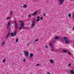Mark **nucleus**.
Wrapping results in <instances>:
<instances>
[{"instance_id":"1","label":"nucleus","mask_w":74,"mask_h":74,"mask_svg":"<svg viewBox=\"0 0 74 74\" xmlns=\"http://www.w3.org/2000/svg\"><path fill=\"white\" fill-rule=\"evenodd\" d=\"M15 23V26L14 27L15 29H16V30H14V33H12L11 34V36L12 37H14V36H16V34H17V33L18 32L17 31V30L16 29L18 28V25L17 24V22L16 21V20L14 21Z\"/></svg>"},{"instance_id":"2","label":"nucleus","mask_w":74,"mask_h":74,"mask_svg":"<svg viewBox=\"0 0 74 74\" xmlns=\"http://www.w3.org/2000/svg\"><path fill=\"white\" fill-rule=\"evenodd\" d=\"M59 39H60L61 41H64L66 44H69V40H68L67 38L66 37H64L63 39H62V37H59Z\"/></svg>"},{"instance_id":"3","label":"nucleus","mask_w":74,"mask_h":74,"mask_svg":"<svg viewBox=\"0 0 74 74\" xmlns=\"http://www.w3.org/2000/svg\"><path fill=\"white\" fill-rule=\"evenodd\" d=\"M24 52L25 55V56H26V57H28V56H29V51H25Z\"/></svg>"},{"instance_id":"4","label":"nucleus","mask_w":74,"mask_h":74,"mask_svg":"<svg viewBox=\"0 0 74 74\" xmlns=\"http://www.w3.org/2000/svg\"><path fill=\"white\" fill-rule=\"evenodd\" d=\"M20 22L21 23V26L23 27L24 26L25 23H23V21H20Z\"/></svg>"},{"instance_id":"5","label":"nucleus","mask_w":74,"mask_h":74,"mask_svg":"<svg viewBox=\"0 0 74 74\" xmlns=\"http://www.w3.org/2000/svg\"><path fill=\"white\" fill-rule=\"evenodd\" d=\"M59 2L60 4H62L64 2V0H59Z\"/></svg>"},{"instance_id":"6","label":"nucleus","mask_w":74,"mask_h":74,"mask_svg":"<svg viewBox=\"0 0 74 74\" xmlns=\"http://www.w3.org/2000/svg\"><path fill=\"white\" fill-rule=\"evenodd\" d=\"M49 62L51 64H52V63L54 62V61L52 59H50L49 60Z\"/></svg>"},{"instance_id":"7","label":"nucleus","mask_w":74,"mask_h":74,"mask_svg":"<svg viewBox=\"0 0 74 74\" xmlns=\"http://www.w3.org/2000/svg\"><path fill=\"white\" fill-rule=\"evenodd\" d=\"M34 55L32 53H31L30 54L29 58H32L33 57Z\"/></svg>"},{"instance_id":"8","label":"nucleus","mask_w":74,"mask_h":74,"mask_svg":"<svg viewBox=\"0 0 74 74\" xmlns=\"http://www.w3.org/2000/svg\"><path fill=\"white\" fill-rule=\"evenodd\" d=\"M23 7L24 8H26L27 7V4H24L23 5Z\"/></svg>"},{"instance_id":"9","label":"nucleus","mask_w":74,"mask_h":74,"mask_svg":"<svg viewBox=\"0 0 74 74\" xmlns=\"http://www.w3.org/2000/svg\"><path fill=\"white\" fill-rule=\"evenodd\" d=\"M70 73L71 74H74V70H72L70 71Z\"/></svg>"},{"instance_id":"10","label":"nucleus","mask_w":74,"mask_h":74,"mask_svg":"<svg viewBox=\"0 0 74 74\" xmlns=\"http://www.w3.org/2000/svg\"><path fill=\"white\" fill-rule=\"evenodd\" d=\"M37 14V12L36 11V12H34L33 14H32V16H35Z\"/></svg>"},{"instance_id":"11","label":"nucleus","mask_w":74,"mask_h":74,"mask_svg":"<svg viewBox=\"0 0 74 74\" xmlns=\"http://www.w3.org/2000/svg\"><path fill=\"white\" fill-rule=\"evenodd\" d=\"M52 44H53V42H51L50 43V45L51 48H53V45H52Z\"/></svg>"},{"instance_id":"12","label":"nucleus","mask_w":74,"mask_h":74,"mask_svg":"<svg viewBox=\"0 0 74 74\" xmlns=\"http://www.w3.org/2000/svg\"><path fill=\"white\" fill-rule=\"evenodd\" d=\"M5 45V42L4 41H3L1 43V45L2 46H4Z\"/></svg>"},{"instance_id":"13","label":"nucleus","mask_w":74,"mask_h":74,"mask_svg":"<svg viewBox=\"0 0 74 74\" xmlns=\"http://www.w3.org/2000/svg\"><path fill=\"white\" fill-rule=\"evenodd\" d=\"M37 22H39V21H40V16H38L37 17Z\"/></svg>"},{"instance_id":"14","label":"nucleus","mask_w":74,"mask_h":74,"mask_svg":"<svg viewBox=\"0 0 74 74\" xmlns=\"http://www.w3.org/2000/svg\"><path fill=\"white\" fill-rule=\"evenodd\" d=\"M10 22H9L8 24V25H7V27H9V26H10Z\"/></svg>"},{"instance_id":"15","label":"nucleus","mask_w":74,"mask_h":74,"mask_svg":"<svg viewBox=\"0 0 74 74\" xmlns=\"http://www.w3.org/2000/svg\"><path fill=\"white\" fill-rule=\"evenodd\" d=\"M10 35V33H9L8 34H7L6 36V38L7 39V38H8V36H9V35Z\"/></svg>"},{"instance_id":"16","label":"nucleus","mask_w":74,"mask_h":74,"mask_svg":"<svg viewBox=\"0 0 74 74\" xmlns=\"http://www.w3.org/2000/svg\"><path fill=\"white\" fill-rule=\"evenodd\" d=\"M40 66V64H37L35 65L36 67H38V66Z\"/></svg>"},{"instance_id":"17","label":"nucleus","mask_w":74,"mask_h":74,"mask_svg":"<svg viewBox=\"0 0 74 74\" xmlns=\"http://www.w3.org/2000/svg\"><path fill=\"white\" fill-rule=\"evenodd\" d=\"M32 26H34V25H35V23L34 22H33L32 24Z\"/></svg>"},{"instance_id":"18","label":"nucleus","mask_w":74,"mask_h":74,"mask_svg":"<svg viewBox=\"0 0 74 74\" xmlns=\"http://www.w3.org/2000/svg\"><path fill=\"white\" fill-rule=\"evenodd\" d=\"M5 59L4 58L3 59L2 62L3 63H5Z\"/></svg>"},{"instance_id":"19","label":"nucleus","mask_w":74,"mask_h":74,"mask_svg":"<svg viewBox=\"0 0 74 74\" xmlns=\"http://www.w3.org/2000/svg\"><path fill=\"white\" fill-rule=\"evenodd\" d=\"M10 16H12V10H11L10 12Z\"/></svg>"},{"instance_id":"20","label":"nucleus","mask_w":74,"mask_h":74,"mask_svg":"<svg viewBox=\"0 0 74 74\" xmlns=\"http://www.w3.org/2000/svg\"><path fill=\"white\" fill-rule=\"evenodd\" d=\"M55 39L56 40H58V39H59V37H58V36L56 37L55 38Z\"/></svg>"},{"instance_id":"21","label":"nucleus","mask_w":74,"mask_h":74,"mask_svg":"<svg viewBox=\"0 0 74 74\" xmlns=\"http://www.w3.org/2000/svg\"><path fill=\"white\" fill-rule=\"evenodd\" d=\"M71 14H68V16L69 17V18H71Z\"/></svg>"},{"instance_id":"22","label":"nucleus","mask_w":74,"mask_h":74,"mask_svg":"<svg viewBox=\"0 0 74 74\" xmlns=\"http://www.w3.org/2000/svg\"><path fill=\"white\" fill-rule=\"evenodd\" d=\"M64 52H66L67 51L66 50H64L62 51Z\"/></svg>"},{"instance_id":"23","label":"nucleus","mask_w":74,"mask_h":74,"mask_svg":"<svg viewBox=\"0 0 74 74\" xmlns=\"http://www.w3.org/2000/svg\"><path fill=\"white\" fill-rule=\"evenodd\" d=\"M18 39L17 38V39H16V42H18Z\"/></svg>"},{"instance_id":"24","label":"nucleus","mask_w":74,"mask_h":74,"mask_svg":"<svg viewBox=\"0 0 74 74\" xmlns=\"http://www.w3.org/2000/svg\"><path fill=\"white\" fill-rule=\"evenodd\" d=\"M10 18V17H8V18H7L6 19L7 20H8V19H9Z\"/></svg>"},{"instance_id":"25","label":"nucleus","mask_w":74,"mask_h":74,"mask_svg":"<svg viewBox=\"0 0 74 74\" xmlns=\"http://www.w3.org/2000/svg\"><path fill=\"white\" fill-rule=\"evenodd\" d=\"M42 19H43V18L42 17H40V19L41 20H42Z\"/></svg>"},{"instance_id":"26","label":"nucleus","mask_w":74,"mask_h":74,"mask_svg":"<svg viewBox=\"0 0 74 74\" xmlns=\"http://www.w3.org/2000/svg\"><path fill=\"white\" fill-rule=\"evenodd\" d=\"M28 16L30 18L31 17V15L30 14H29Z\"/></svg>"},{"instance_id":"27","label":"nucleus","mask_w":74,"mask_h":74,"mask_svg":"<svg viewBox=\"0 0 74 74\" xmlns=\"http://www.w3.org/2000/svg\"><path fill=\"white\" fill-rule=\"evenodd\" d=\"M38 39L35 40V41H38Z\"/></svg>"},{"instance_id":"28","label":"nucleus","mask_w":74,"mask_h":74,"mask_svg":"<svg viewBox=\"0 0 74 74\" xmlns=\"http://www.w3.org/2000/svg\"><path fill=\"white\" fill-rule=\"evenodd\" d=\"M68 54H69V55H71V54L69 52H68Z\"/></svg>"},{"instance_id":"29","label":"nucleus","mask_w":74,"mask_h":74,"mask_svg":"<svg viewBox=\"0 0 74 74\" xmlns=\"http://www.w3.org/2000/svg\"><path fill=\"white\" fill-rule=\"evenodd\" d=\"M23 27H19V29H22V28Z\"/></svg>"},{"instance_id":"30","label":"nucleus","mask_w":74,"mask_h":74,"mask_svg":"<svg viewBox=\"0 0 74 74\" xmlns=\"http://www.w3.org/2000/svg\"><path fill=\"white\" fill-rule=\"evenodd\" d=\"M69 67H70V66H71V64H69Z\"/></svg>"},{"instance_id":"31","label":"nucleus","mask_w":74,"mask_h":74,"mask_svg":"<svg viewBox=\"0 0 74 74\" xmlns=\"http://www.w3.org/2000/svg\"><path fill=\"white\" fill-rule=\"evenodd\" d=\"M25 60H26L25 59H24L23 60V61L25 62Z\"/></svg>"},{"instance_id":"32","label":"nucleus","mask_w":74,"mask_h":74,"mask_svg":"<svg viewBox=\"0 0 74 74\" xmlns=\"http://www.w3.org/2000/svg\"><path fill=\"white\" fill-rule=\"evenodd\" d=\"M53 42H56V40H54L53 41Z\"/></svg>"},{"instance_id":"33","label":"nucleus","mask_w":74,"mask_h":74,"mask_svg":"<svg viewBox=\"0 0 74 74\" xmlns=\"http://www.w3.org/2000/svg\"><path fill=\"white\" fill-rule=\"evenodd\" d=\"M73 47H74V42H73Z\"/></svg>"},{"instance_id":"34","label":"nucleus","mask_w":74,"mask_h":74,"mask_svg":"<svg viewBox=\"0 0 74 74\" xmlns=\"http://www.w3.org/2000/svg\"><path fill=\"white\" fill-rule=\"evenodd\" d=\"M72 29L73 30H74V26H73V29Z\"/></svg>"},{"instance_id":"35","label":"nucleus","mask_w":74,"mask_h":74,"mask_svg":"<svg viewBox=\"0 0 74 74\" xmlns=\"http://www.w3.org/2000/svg\"><path fill=\"white\" fill-rule=\"evenodd\" d=\"M46 48H48V46H46Z\"/></svg>"},{"instance_id":"36","label":"nucleus","mask_w":74,"mask_h":74,"mask_svg":"<svg viewBox=\"0 0 74 74\" xmlns=\"http://www.w3.org/2000/svg\"><path fill=\"white\" fill-rule=\"evenodd\" d=\"M43 16H45V14H43Z\"/></svg>"},{"instance_id":"37","label":"nucleus","mask_w":74,"mask_h":74,"mask_svg":"<svg viewBox=\"0 0 74 74\" xmlns=\"http://www.w3.org/2000/svg\"><path fill=\"white\" fill-rule=\"evenodd\" d=\"M52 51H54L53 49H52Z\"/></svg>"},{"instance_id":"38","label":"nucleus","mask_w":74,"mask_h":74,"mask_svg":"<svg viewBox=\"0 0 74 74\" xmlns=\"http://www.w3.org/2000/svg\"><path fill=\"white\" fill-rule=\"evenodd\" d=\"M70 0V1H73L74 0Z\"/></svg>"},{"instance_id":"39","label":"nucleus","mask_w":74,"mask_h":74,"mask_svg":"<svg viewBox=\"0 0 74 74\" xmlns=\"http://www.w3.org/2000/svg\"><path fill=\"white\" fill-rule=\"evenodd\" d=\"M48 74H51L50 73H48Z\"/></svg>"}]
</instances>
